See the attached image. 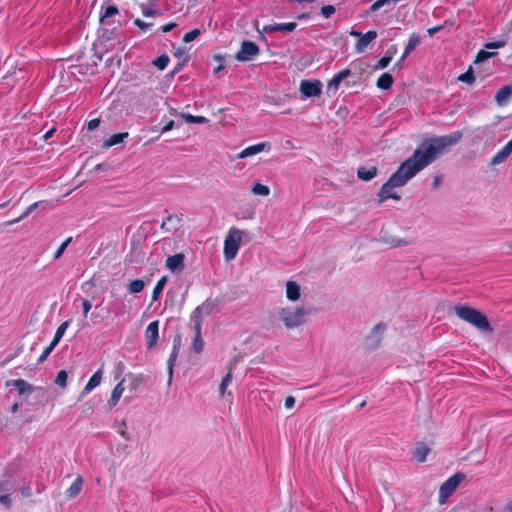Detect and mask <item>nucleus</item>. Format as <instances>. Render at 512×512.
<instances>
[{
    "mask_svg": "<svg viewBox=\"0 0 512 512\" xmlns=\"http://www.w3.org/2000/svg\"><path fill=\"white\" fill-rule=\"evenodd\" d=\"M462 137L463 132L458 130L448 135L433 137L425 145L424 149H416L413 155L402 162L398 169L382 185L378 193V202L383 203L388 199L400 200V195L393 191V189L404 186L418 172L430 165L451 146L456 145Z\"/></svg>",
    "mask_w": 512,
    "mask_h": 512,
    "instance_id": "nucleus-1",
    "label": "nucleus"
},
{
    "mask_svg": "<svg viewBox=\"0 0 512 512\" xmlns=\"http://www.w3.org/2000/svg\"><path fill=\"white\" fill-rule=\"evenodd\" d=\"M454 312L461 320L471 324L479 331L489 333L493 332V328L487 317L479 310L467 305H456L454 307Z\"/></svg>",
    "mask_w": 512,
    "mask_h": 512,
    "instance_id": "nucleus-2",
    "label": "nucleus"
},
{
    "mask_svg": "<svg viewBox=\"0 0 512 512\" xmlns=\"http://www.w3.org/2000/svg\"><path fill=\"white\" fill-rule=\"evenodd\" d=\"M277 314L285 327L291 329L302 325L306 321L307 311L302 307L295 309L279 308Z\"/></svg>",
    "mask_w": 512,
    "mask_h": 512,
    "instance_id": "nucleus-3",
    "label": "nucleus"
},
{
    "mask_svg": "<svg viewBox=\"0 0 512 512\" xmlns=\"http://www.w3.org/2000/svg\"><path fill=\"white\" fill-rule=\"evenodd\" d=\"M243 232L238 228L232 227L224 240L223 253L226 260H233L241 246Z\"/></svg>",
    "mask_w": 512,
    "mask_h": 512,
    "instance_id": "nucleus-4",
    "label": "nucleus"
},
{
    "mask_svg": "<svg viewBox=\"0 0 512 512\" xmlns=\"http://www.w3.org/2000/svg\"><path fill=\"white\" fill-rule=\"evenodd\" d=\"M465 479V475L463 473H455L451 477H449L446 481H444L439 489V502L444 503L447 498H449L458 485Z\"/></svg>",
    "mask_w": 512,
    "mask_h": 512,
    "instance_id": "nucleus-5",
    "label": "nucleus"
},
{
    "mask_svg": "<svg viewBox=\"0 0 512 512\" xmlns=\"http://www.w3.org/2000/svg\"><path fill=\"white\" fill-rule=\"evenodd\" d=\"M259 54V47L252 41L245 40L242 42L240 50L236 53L235 58L240 62L250 61Z\"/></svg>",
    "mask_w": 512,
    "mask_h": 512,
    "instance_id": "nucleus-6",
    "label": "nucleus"
},
{
    "mask_svg": "<svg viewBox=\"0 0 512 512\" xmlns=\"http://www.w3.org/2000/svg\"><path fill=\"white\" fill-rule=\"evenodd\" d=\"M300 93L306 97H319L322 93V83L320 80H302L300 82Z\"/></svg>",
    "mask_w": 512,
    "mask_h": 512,
    "instance_id": "nucleus-7",
    "label": "nucleus"
},
{
    "mask_svg": "<svg viewBox=\"0 0 512 512\" xmlns=\"http://www.w3.org/2000/svg\"><path fill=\"white\" fill-rule=\"evenodd\" d=\"M159 337V321L155 320L148 324L145 330V340L148 349L153 348Z\"/></svg>",
    "mask_w": 512,
    "mask_h": 512,
    "instance_id": "nucleus-8",
    "label": "nucleus"
},
{
    "mask_svg": "<svg viewBox=\"0 0 512 512\" xmlns=\"http://www.w3.org/2000/svg\"><path fill=\"white\" fill-rule=\"evenodd\" d=\"M103 371L102 369H98L88 380L87 384L81 391L79 395V400L83 399L85 396H87L89 393L92 392L97 386L100 385L102 381Z\"/></svg>",
    "mask_w": 512,
    "mask_h": 512,
    "instance_id": "nucleus-9",
    "label": "nucleus"
},
{
    "mask_svg": "<svg viewBox=\"0 0 512 512\" xmlns=\"http://www.w3.org/2000/svg\"><path fill=\"white\" fill-rule=\"evenodd\" d=\"M377 38V32L374 30L368 31L366 33H362L360 38L355 44V51L357 53H362L366 50V48Z\"/></svg>",
    "mask_w": 512,
    "mask_h": 512,
    "instance_id": "nucleus-10",
    "label": "nucleus"
},
{
    "mask_svg": "<svg viewBox=\"0 0 512 512\" xmlns=\"http://www.w3.org/2000/svg\"><path fill=\"white\" fill-rule=\"evenodd\" d=\"M351 70L349 68H345L338 73H336L331 80L327 83V90L336 92L341 84V82L351 75Z\"/></svg>",
    "mask_w": 512,
    "mask_h": 512,
    "instance_id": "nucleus-11",
    "label": "nucleus"
},
{
    "mask_svg": "<svg viewBox=\"0 0 512 512\" xmlns=\"http://www.w3.org/2000/svg\"><path fill=\"white\" fill-rule=\"evenodd\" d=\"M296 27H297L296 22L268 24V25L263 26L262 32H265V33H272V32H276V31L292 32L296 29Z\"/></svg>",
    "mask_w": 512,
    "mask_h": 512,
    "instance_id": "nucleus-12",
    "label": "nucleus"
},
{
    "mask_svg": "<svg viewBox=\"0 0 512 512\" xmlns=\"http://www.w3.org/2000/svg\"><path fill=\"white\" fill-rule=\"evenodd\" d=\"M183 221V214H172L169 215L162 221L161 229L167 232L178 229L179 225Z\"/></svg>",
    "mask_w": 512,
    "mask_h": 512,
    "instance_id": "nucleus-13",
    "label": "nucleus"
},
{
    "mask_svg": "<svg viewBox=\"0 0 512 512\" xmlns=\"http://www.w3.org/2000/svg\"><path fill=\"white\" fill-rule=\"evenodd\" d=\"M266 147L270 148V143L269 142H261V143L255 144V145L248 146L245 149H243L238 154L237 157L239 159H242V158H247V157L253 156L255 154L263 152Z\"/></svg>",
    "mask_w": 512,
    "mask_h": 512,
    "instance_id": "nucleus-14",
    "label": "nucleus"
},
{
    "mask_svg": "<svg viewBox=\"0 0 512 512\" xmlns=\"http://www.w3.org/2000/svg\"><path fill=\"white\" fill-rule=\"evenodd\" d=\"M166 267L175 272L184 269V255L182 253L174 254L166 259Z\"/></svg>",
    "mask_w": 512,
    "mask_h": 512,
    "instance_id": "nucleus-15",
    "label": "nucleus"
},
{
    "mask_svg": "<svg viewBox=\"0 0 512 512\" xmlns=\"http://www.w3.org/2000/svg\"><path fill=\"white\" fill-rule=\"evenodd\" d=\"M512 153V146L507 143L500 151H498L491 159L490 165L495 166L504 163Z\"/></svg>",
    "mask_w": 512,
    "mask_h": 512,
    "instance_id": "nucleus-16",
    "label": "nucleus"
},
{
    "mask_svg": "<svg viewBox=\"0 0 512 512\" xmlns=\"http://www.w3.org/2000/svg\"><path fill=\"white\" fill-rule=\"evenodd\" d=\"M511 97L512 85H506L497 91L495 95V101L498 105L503 106L510 100Z\"/></svg>",
    "mask_w": 512,
    "mask_h": 512,
    "instance_id": "nucleus-17",
    "label": "nucleus"
},
{
    "mask_svg": "<svg viewBox=\"0 0 512 512\" xmlns=\"http://www.w3.org/2000/svg\"><path fill=\"white\" fill-rule=\"evenodd\" d=\"M83 486V478L82 476H77L74 481L71 483V485L66 489L65 495L69 499L75 498L80 491L82 490Z\"/></svg>",
    "mask_w": 512,
    "mask_h": 512,
    "instance_id": "nucleus-18",
    "label": "nucleus"
},
{
    "mask_svg": "<svg viewBox=\"0 0 512 512\" xmlns=\"http://www.w3.org/2000/svg\"><path fill=\"white\" fill-rule=\"evenodd\" d=\"M377 171L378 169L376 166H361L357 170V177L363 181H370L377 175Z\"/></svg>",
    "mask_w": 512,
    "mask_h": 512,
    "instance_id": "nucleus-19",
    "label": "nucleus"
},
{
    "mask_svg": "<svg viewBox=\"0 0 512 512\" xmlns=\"http://www.w3.org/2000/svg\"><path fill=\"white\" fill-rule=\"evenodd\" d=\"M123 383H124V379H122L112 390L111 397L108 400V405L110 408H113L118 404V402L125 390Z\"/></svg>",
    "mask_w": 512,
    "mask_h": 512,
    "instance_id": "nucleus-20",
    "label": "nucleus"
},
{
    "mask_svg": "<svg viewBox=\"0 0 512 512\" xmlns=\"http://www.w3.org/2000/svg\"><path fill=\"white\" fill-rule=\"evenodd\" d=\"M430 452V448L426 446L424 443H419L416 445L413 451V458L419 462L423 463L426 461L427 455Z\"/></svg>",
    "mask_w": 512,
    "mask_h": 512,
    "instance_id": "nucleus-21",
    "label": "nucleus"
},
{
    "mask_svg": "<svg viewBox=\"0 0 512 512\" xmlns=\"http://www.w3.org/2000/svg\"><path fill=\"white\" fill-rule=\"evenodd\" d=\"M286 297L290 301H297L300 298V286L294 281L286 283Z\"/></svg>",
    "mask_w": 512,
    "mask_h": 512,
    "instance_id": "nucleus-22",
    "label": "nucleus"
},
{
    "mask_svg": "<svg viewBox=\"0 0 512 512\" xmlns=\"http://www.w3.org/2000/svg\"><path fill=\"white\" fill-rule=\"evenodd\" d=\"M420 43V36L418 34H412L408 40L405 50L400 58V61L404 60Z\"/></svg>",
    "mask_w": 512,
    "mask_h": 512,
    "instance_id": "nucleus-23",
    "label": "nucleus"
},
{
    "mask_svg": "<svg viewBox=\"0 0 512 512\" xmlns=\"http://www.w3.org/2000/svg\"><path fill=\"white\" fill-rule=\"evenodd\" d=\"M393 82H394V80L390 73H383L377 79L376 86L381 90H388L391 88Z\"/></svg>",
    "mask_w": 512,
    "mask_h": 512,
    "instance_id": "nucleus-24",
    "label": "nucleus"
},
{
    "mask_svg": "<svg viewBox=\"0 0 512 512\" xmlns=\"http://www.w3.org/2000/svg\"><path fill=\"white\" fill-rule=\"evenodd\" d=\"M128 136H129L128 132H121V133L113 134L104 142V146L109 148L114 145L120 144L124 141V139L128 138Z\"/></svg>",
    "mask_w": 512,
    "mask_h": 512,
    "instance_id": "nucleus-25",
    "label": "nucleus"
},
{
    "mask_svg": "<svg viewBox=\"0 0 512 512\" xmlns=\"http://www.w3.org/2000/svg\"><path fill=\"white\" fill-rule=\"evenodd\" d=\"M12 385L18 390L20 395L33 391V387L24 379L13 380Z\"/></svg>",
    "mask_w": 512,
    "mask_h": 512,
    "instance_id": "nucleus-26",
    "label": "nucleus"
},
{
    "mask_svg": "<svg viewBox=\"0 0 512 512\" xmlns=\"http://www.w3.org/2000/svg\"><path fill=\"white\" fill-rule=\"evenodd\" d=\"M15 491V483L10 478L0 479V494H12Z\"/></svg>",
    "mask_w": 512,
    "mask_h": 512,
    "instance_id": "nucleus-27",
    "label": "nucleus"
},
{
    "mask_svg": "<svg viewBox=\"0 0 512 512\" xmlns=\"http://www.w3.org/2000/svg\"><path fill=\"white\" fill-rule=\"evenodd\" d=\"M166 281H167V277L166 276H163L161 277L156 285L154 286L153 288V291H152V300L153 301H156L159 299V296L161 295L163 289H164V286L166 284Z\"/></svg>",
    "mask_w": 512,
    "mask_h": 512,
    "instance_id": "nucleus-28",
    "label": "nucleus"
},
{
    "mask_svg": "<svg viewBox=\"0 0 512 512\" xmlns=\"http://www.w3.org/2000/svg\"><path fill=\"white\" fill-rule=\"evenodd\" d=\"M41 202H34L32 203L26 210L23 214H21L19 217L13 219V220H10L7 222V225H13V224H16L18 222H20L21 220L25 219L26 217H28V215H30L36 208L39 207V204Z\"/></svg>",
    "mask_w": 512,
    "mask_h": 512,
    "instance_id": "nucleus-29",
    "label": "nucleus"
},
{
    "mask_svg": "<svg viewBox=\"0 0 512 512\" xmlns=\"http://www.w3.org/2000/svg\"><path fill=\"white\" fill-rule=\"evenodd\" d=\"M144 287L145 283L142 279H135L128 284V291L131 294H138L143 291Z\"/></svg>",
    "mask_w": 512,
    "mask_h": 512,
    "instance_id": "nucleus-30",
    "label": "nucleus"
},
{
    "mask_svg": "<svg viewBox=\"0 0 512 512\" xmlns=\"http://www.w3.org/2000/svg\"><path fill=\"white\" fill-rule=\"evenodd\" d=\"M232 374H233V367H230V369L227 372V374L222 378V381H221V383L219 385V393H220L221 397L224 396L225 391H226L228 385L232 381Z\"/></svg>",
    "mask_w": 512,
    "mask_h": 512,
    "instance_id": "nucleus-31",
    "label": "nucleus"
},
{
    "mask_svg": "<svg viewBox=\"0 0 512 512\" xmlns=\"http://www.w3.org/2000/svg\"><path fill=\"white\" fill-rule=\"evenodd\" d=\"M68 326H69V321H64L63 323L60 324V326L57 328L55 335L51 341L53 343V345L57 346V344L63 337L65 331L67 330Z\"/></svg>",
    "mask_w": 512,
    "mask_h": 512,
    "instance_id": "nucleus-32",
    "label": "nucleus"
},
{
    "mask_svg": "<svg viewBox=\"0 0 512 512\" xmlns=\"http://www.w3.org/2000/svg\"><path fill=\"white\" fill-rule=\"evenodd\" d=\"M102 12L100 14V21L104 22L105 19L110 18L118 13V8L115 5H108L106 7H102Z\"/></svg>",
    "mask_w": 512,
    "mask_h": 512,
    "instance_id": "nucleus-33",
    "label": "nucleus"
},
{
    "mask_svg": "<svg viewBox=\"0 0 512 512\" xmlns=\"http://www.w3.org/2000/svg\"><path fill=\"white\" fill-rule=\"evenodd\" d=\"M194 331H195V337H194V340L192 343V348H193L194 352L200 353V352H202V350L204 348V342L201 337V330H194Z\"/></svg>",
    "mask_w": 512,
    "mask_h": 512,
    "instance_id": "nucleus-34",
    "label": "nucleus"
},
{
    "mask_svg": "<svg viewBox=\"0 0 512 512\" xmlns=\"http://www.w3.org/2000/svg\"><path fill=\"white\" fill-rule=\"evenodd\" d=\"M495 55H497V52H489V51L481 49L476 54V57L474 59V64L481 63L485 60H488L489 58L494 57Z\"/></svg>",
    "mask_w": 512,
    "mask_h": 512,
    "instance_id": "nucleus-35",
    "label": "nucleus"
},
{
    "mask_svg": "<svg viewBox=\"0 0 512 512\" xmlns=\"http://www.w3.org/2000/svg\"><path fill=\"white\" fill-rule=\"evenodd\" d=\"M458 81L473 84L475 82V76L472 67L470 66L465 73H462L457 78Z\"/></svg>",
    "mask_w": 512,
    "mask_h": 512,
    "instance_id": "nucleus-36",
    "label": "nucleus"
},
{
    "mask_svg": "<svg viewBox=\"0 0 512 512\" xmlns=\"http://www.w3.org/2000/svg\"><path fill=\"white\" fill-rule=\"evenodd\" d=\"M251 191H252L253 194L261 195V196H267L270 193L269 187L266 186V185H263L261 183H255L252 186Z\"/></svg>",
    "mask_w": 512,
    "mask_h": 512,
    "instance_id": "nucleus-37",
    "label": "nucleus"
},
{
    "mask_svg": "<svg viewBox=\"0 0 512 512\" xmlns=\"http://www.w3.org/2000/svg\"><path fill=\"white\" fill-rule=\"evenodd\" d=\"M181 117H183L186 120V122H188V123L203 124V123L208 122V119L204 116H196V115H192V114H188V113L187 114L182 113Z\"/></svg>",
    "mask_w": 512,
    "mask_h": 512,
    "instance_id": "nucleus-38",
    "label": "nucleus"
},
{
    "mask_svg": "<svg viewBox=\"0 0 512 512\" xmlns=\"http://www.w3.org/2000/svg\"><path fill=\"white\" fill-rule=\"evenodd\" d=\"M203 314L196 308L191 314V320L194 322V330H201Z\"/></svg>",
    "mask_w": 512,
    "mask_h": 512,
    "instance_id": "nucleus-39",
    "label": "nucleus"
},
{
    "mask_svg": "<svg viewBox=\"0 0 512 512\" xmlns=\"http://www.w3.org/2000/svg\"><path fill=\"white\" fill-rule=\"evenodd\" d=\"M168 63H169V57L168 55L166 54H162L160 55L159 57H157L154 61H153V64L159 69V70H164L167 66H168Z\"/></svg>",
    "mask_w": 512,
    "mask_h": 512,
    "instance_id": "nucleus-40",
    "label": "nucleus"
},
{
    "mask_svg": "<svg viewBox=\"0 0 512 512\" xmlns=\"http://www.w3.org/2000/svg\"><path fill=\"white\" fill-rule=\"evenodd\" d=\"M400 0H376L369 8L370 12H376L380 8L390 3L396 4Z\"/></svg>",
    "mask_w": 512,
    "mask_h": 512,
    "instance_id": "nucleus-41",
    "label": "nucleus"
},
{
    "mask_svg": "<svg viewBox=\"0 0 512 512\" xmlns=\"http://www.w3.org/2000/svg\"><path fill=\"white\" fill-rule=\"evenodd\" d=\"M67 379H68V374L65 370H60L58 373H57V376L55 378V383L60 386L61 388H66L67 386Z\"/></svg>",
    "mask_w": 512,
    "mask_h": 512,
    "instance_id": "nucleus-42",
    "label": "nucleus"
},
{
    "mask_svg": "<svg viewBox=\"0 0 512 512\" xmlns=\"http://www.w3.org/2000/svg\"><path fill=\"white\" fill-rule=\"evenodd\" d=\"M197 308L199 309V311H201V313L204 316H208L213 312V310L215 308V304L211 303V302H205V303H202L201 305H199Z\"/></svg>",
    "mask_w": 512,
    "mask_h": 512,
    "instance_id": "nucleus-43",
    "label": "nucleus"
},
{
    "mask_svg": "<svg viewBox=\"0 0 512 512\" xmlns=\"http://www.w3.org/2000/svg\"><path fill=\"white\" fill-rule=\"evenodd\" d=\"M71 241H72V237H69L58 247V249L54 253L55 260L59 259L62 256V254L64 253L65 249L67 248V246L70 244Z\"/></svg>",
    "mask_w": 512,
    "mask_h": 512,
    "instance_id": "nucleus-44",
    "label": "nucleus"
},
{
    "mask_svg": "<svg viewBox=\"0 0 512 512\" xmlns=\"http://www.w3.org/2000/svg\"><path fill=\"white\" fill-rule=\"evenodd\" d=\"M392 60V55H385L379 59L377 64L375 65V69H384L386 68Z\"/></svg>",
    "mask_w": 512,
    "mask_h": 512,
    "instance_id": "nucleus-45",
    "label": "nucleus"
},
{
    "mask_svg": "<svg viewBox=\"0 0 512 512\" xmlns=\"http://www.w3.org/2000/svg\"><path fill=\"white\" fill-rule=\"evenodd\" d=\"M200 35V30L199 29H193L187 33L184 34L183 36V41L185 43H189L193 40H195L198 36Z\"/></svg>",
    "mask_w": 512,
    "mask_h": 512,
    "instance_id": "nucleus-46",
    "label": "nucleus"
},
{
    "mask_svg": "<svg viewBox=\"0 0 512 512\" xmlns=\"http://www.w3.org/2000/svg\"><path fill=\"white\" fill-rule=\"evenodd\" d=\"M56 347V345H53V343L51 342L49 344L48 347H46L43 352L41 353V355L39 356L38 360H37V363H42L44 362L47 357L50 355V353L54 350V348Z\"/></svg>",
    "mask_w": 512,
    "mask_h": 512,
    "instance_id": "nucleus-47",
    "label": "nucleus"
},
{
    "mask_svg": "<svg viewBox=\"0 0 512 512\" xmlns=\"http://www.w3.org/2000/svg\"><path fill=\"white\" fill-rule=\"evenodd\" d=\"M176 358H177V351H176V349H174L169 357V360H168L169 380H171L172 375H173V367H174Z\"/></svg>",
    "mask_w": 512,
    "mask_h": 512,
    "instance_id": "nucleus-48",
    "label": "nucleus"
},
{
    "mask_svg": "<svg viewBox=\"0 0 512 512\" xmlns=\"http://www.w3.org/2000/svg\"><path fill=\"white\" fill-rule=\"evenodd\" d=\"M336 9L333 5H326V6H323L321 7V15L324 17V18H330L334 13H335Z\"/></svg>",
    "mask_w": 512,
    "mask_h": 512,
    "instance_id": "nucleus-49",
    "label": "nucleus"
},
{
    "mask_svg": "<svg viewBox=\"0 0 512 512\" xmlns=\"http://www.w3.org/2000/svg\"><path fill=\"white\" fill-rule=\"evenodd\" d=\"M134 25L139 28V30L146 32L150 27H152L153 23H147L141 19H135Z\"/></svg>",
    "mask_w": 512,
    "mask_h": 512,
    "instance_id": "nucleus-50",
    "label": "nucleus"
},
{
    "mask_svg": "<svg viewBox=\"0 0 512 512\" xmlns=\"http://www.w3.org/2000/svg\"><path fill=\"white\" fill-rule=\"evenodd\" d=\"M11 495L12 494H0V504L6 508H10L12 505Z\"/></svg>",
    "mask_w": 512,
    "mask_h": 512,
    "instance_id": "nucleus-51",
    "label": "nucleus"
},
{
    "mask_svg": "<svg viewBox=\"0 0 512 512\" xmlns=\"http://www.w3.org/2000/svg\"><path fill=\"white\" fill-rule=\"evenodd\" d=\"M214 58L216 61L219 62V65L214 68L213 72L214 74H218L225 68V66L222 63L224 61V57L222 55H215Z\"/></svg>",
    "mask_w": 512,
    "mask_h": 512,
    "instance_id": "nucleus-52",
    "label": "nucleus"
},
{
    "mask_svg": "<svg viewBox=\"0 0 512 512\" xmlns=\"http://www.w3.org/2000/svg\"><path fill=\"white\" fill-rule=\"evenodd\" d=\"M505 46V41L499 40L494 42H488L485 44L486 49H498Z\"/></svg>",
    "mask_w": 512,
    "mask_h": 512,
    "instance_id": "nucleus-53",
    "label": "nucleus"
},
{
    "mask_svg": "<svg viewBox=\"0 0 512 512\" xmlns=\"http://www.w3.org/2000/svg\"><path fill=\"white\" fill-rule=\"evenodd\" d=\"M188 60H189V56H187V55H186V56L184 57V59H183V61H182V62H179V63H177V64L174 66V68H173V70H172V73H173V74L179 73V72L184 68V66L186 65V63L188 62Z\"/></svg>",
    "mask_w": 512,
    "mask_h": 512,
    "instance_id": "nucleus-54",
    "label": "nucleus"
},
{
    "mask_svg": "<svg viewBox=\"0 0 512 512\" xmlns=\"http://www.w3.org/2000/svg\"><path fill=\"white\" fill-rule=\"evenodd\" d=\"M99 125H100V119L99 118H94V119H91L90 121H88L87 129L89 131H92V130H95L96 128H98Z\"/></svg>",
    "mask_w": 512,
    "mask_h": 512,
    "instance_id": "nucleus-55",
    "label": "nucleus"
},
{
    "mask_svg": "<svg viewBox=\"0 0 512 512\" xmlns=\"http://www.w3.org/2000/svg\"><path fill=\"white\" fill-rule=\"evenodd\" d=\"M82 307H83V315H84V317H87L88 312L92 308L91 302L89 300H87V299H83L82 300Z\"/></svg>",
    "mask_w": 512,
    "mask_h": 512,
    "instance_id": "nucleus-56",
    "label": "nucleus"
},
{
    "mask_svg": "<svg viewBox=\"0 0 512 512\" xmlns=\"http://www.w3.org/2000/svg\"><path fill=\"white\" fill-rule=\"evenodd\" d=\"M176 26H177L176 23L170 22V23H167V24L163 25L161 27V30H162L163 33H168L170 31H172Z\"/></svg>",
    "mask_w": 512,
    "mask_h": 512,
    "instance_id": "nucleus-57",
    "label": "nucleus"
},
{
    "mask_svg": "<svg viewBox=\"0 0 512 512\" xmlns=\"http://www.w3.org/2000/svg\"><path fill=\"white\" fill-rule=\"evenodd\" d=\"M284 405L287 409L293 408L295 405V398L293 396L286 397Z\"/></svg>",
    "mask_w": 512,
    "mask_h": 512,
    "instance_id": "nucleus-58",
    "label": "nucleus"
},
{
    "mask_svg": "<svg viewBox=\"0 0 512 512\" xmlns=\"http://www.w3.org/2000/svg\"><path fill=\"white\" fill-rule=\"evenodd\" d=\"M20 493L23 497H30L32 495V490L30 486H23L20 488Z\"/></svg>",
    "mask_w": 512,
    "mask_h": 512,
    "instance_id": "nucleus-59",
    "label": "nucleus"
},
{
    "mask_svg": "<svg viewBox=\"0 0 512 512\" xmlns=\"http://www.w3.org/2000/svg\"><path fill=\"white\" fill-rule=\"evenodd\" d=\"M174 125H175L174 120H169V121H168V122H167V123L162 127V129H161V133H166V132H168V131L172 130V129H173V127H174Z\"/></svg>",
    "mask_w": 512,
    "mask_h": 512,
    "instance_id": "nucleus-60",
    "label": "nucleus"
},
{
    "mask_svg": "<svg viewBox=\"0 0 512 512\" xmlns=\"http://www.w3.org/2000/svg\"><path fill=\"white\" fill-rule=\"evenodd\" d=\"M386 326L383 324V323H378L377 325L374 326V328L372 329V332L374 334H381L384 330H385Z\"/></svg>",
    "mask_w": 512,
    "mask_h": 512,
    "instance_id": "nucleus-61",
    "label": "nucleus"
},
{
    "mask_svg": "<svg viewBox=\"0 0 512 512\" xmlns=\"http://www.w3.org/2000/svg\"><path fill=\"white\" fill-rule=\"evenodd\" d=\"M142 13L145 17H152V16L159 15V12L157 10H153V9H144Z\"/></svg>",
    "mask_w": 512,
    "mask_h": 512,
    "instance_id": "nucleus-62",
    "label": "nucleus"
},
{
    "mask_svg": "<svg viewBox=\"0 0 512 512\" xmlns=\"http://www.w3.org/2000/svg\"><path fill=\"white\" fill-rule=\"evenodd\" d=\"M441 26L433 27L428 29V33L430 36L434 35L437 31H439Z\"/></svg>",
    "mask_w": 512,
    "mask_h": 512,
    "instance_id": "nucleus-63",
    "label": "nucleus"
},
{
    "mask_svg": "<svg viewBox=\"0 0 512 512\" xmlns=\"http://www.w3.org/2000/svg\"><path fill=\"white\" fill-rule=\"evenodd\" d=\"M349 34H350V36L357 37L358 39H359V38H360V36L362 35V33H361V32L356 31V30H351V31L349 32Z\"/></svg>",
    "mask_w": 512,
    "mask_h": 512,
    "instance_id": "nucleus-64",
    "label": "nucleus"
}]
</instances>
